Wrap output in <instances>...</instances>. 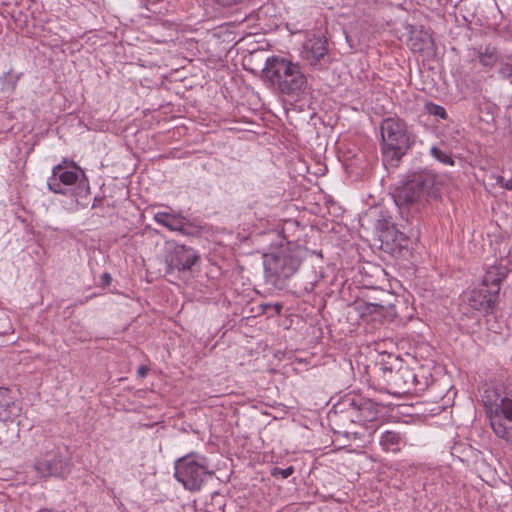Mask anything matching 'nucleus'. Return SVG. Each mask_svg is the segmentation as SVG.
Returning <instances> with one entry per match:
<instances>
[{"instance_id": "obj_1", "label": "nucleus", "mask_w": 512, "mask_h": 512, "mask_svg": "<svg viewBox=\"0 0 512 512\" xmlns=\"http://www.w3.org/2000/svg\"><path fill=\"white\" fill-rule=\"evenodd\" d=\"M445 175L421 170L407 175L403 184L394 194V202L403 221L413 224L419 221L421 209L427 197L437 199L445 185Z\"/></svg>"}, {"instance_id": "obj_2", "label": "nucleus", "mask_w": 512, "mask_h": 512, "mask_svg": "<svg viewBox=\"0 0 512 512\" xmlns=\"http://www.w3.org/2000/svg\"><path fill=\"white\" fill-rule=\"evenodd\" d=\"M481 401L494 434L512 444V381L486 386Z\"/></svg>"}, {"instance_id": "obj_3", "label": "nucleus", "mask_w": 512, "mask_h": 512, "mask_svg": "<svg viewBox=\"0 0 512 512\" xmlns=\"http://www.w3.org/2000/svg\"><path fill=\"white\" fill-rule=\"evenodd\" d=\"M262 78L274 90L293 99L300 98L308 89V80L300 65L279 56L266 59Z\"/></svg>"}, {"instance_id": "obj_4", "label": "nucleus", "mask_w": 512, "mask_h": 512, "mask_svg": "<svg viewBox=\"0 0 512 512\" xmlns=\"http://www.w3.org/2000/svg\"><path fill=\"white\" fill-rule=\"evenodd\" d=\"M47 186L54 193L70 194L75 202L82 207L88 204L89 182L81 168L75 164L67 165V162L63 161L54 166Z\"/></svg>"}, {"instance_id": "obj_5", "label": "nucleus", "mask_w": 512, "mask_h": 512, "mask_svg": "<svg viewBox=\"0 0 512 512\" xmlns=\"http://www.w3.org/2000/svg\"><path fill=\"white\" fill-rule=\"evenodd\" d=\"M302 250L299 246L288 243L275 251L264 255L266 281L274 287L283 289L286 282L299 269Z\"/></svg>"}, {"instance_id": "obj_6", "label": "nucleus", "mask_w": 512, "mask_h": 512, "mask_svg": "<svg viewBox=\"0 0 512 512\" xmlns=\"http://www.w3.org/2000/svg\"><path fill=\"white\" fill-rule=\"evenodd\" d=\"M33 467L41 478H65L71 472L72 463L65 446L46 439Z\"/></svg>"}, {"instance_id": "obj_7", "label": "nucleus", "mask_w": 512, "mask_h": 512, "mask_svg": "<svg viewBox=\"0 0 512 512\" xmlns=\"http://www.w3.org/2000/svg\"><path fill=\"white\" fill-rule=\"evenodd\" d=\"M210 475L205 456L192 452L175 461L174 476L187 490H200Z\"/></svg>"}, {"instance_id": "obj_8", "label": "nucleus", "mask_w": 512, "mask_h": 512, "mask_svg": "<svg viewBox=\"0 0 512 512\" xmlns=\"http://www.w3.org/2000/svg\"><path fill=\"white\" fill-rule=\"evenodd\" d=\"M383 153L391 160H399L408 148V136L402 121L395 118L384 119L380 126Z\"/></svg>"}, {"instance_id": "obj_9", "label": "nucleus", "mask_w": 512, "mask_h": 512, "mask_svg": "<svg viewBox=\"0 0 512 512\" xmlns=\"http://www.w3.org/2000/svg\"><path fill=\"white\" fill-rule=\"evenodd\" d=\"M382 379L393 390L394 394L418 392L424 389V384L418 380L417 374L409 366H400L397 370L392 367H380Z\"/></svg>"}, {"instance_id": "obj_10", "label": "nucleus", "mask_w": 512, "mask_h": 512, "mask_svg": "<svg viewBox=\"0 0 512 512\" xmlns=\"http://www.w3.org/2000/svg\"><path fill=\"white\" fill-rule=\"evenodd\" d=\"M199 260V254L191 247L175 245L166 256L169 270L186 271Z\"/></svg>"}, {"instance_id": "obj_11", "label": "nucleus", "mask_w": 512, "mask_h": 512, "mask_svg": "<svg viewBox=\"0 0 512 512\" xmlns=\"http://www.w3.org/2000/svg\"><path fill=\"white\" fill-rule=\"evenodd\" d=\"M348 405L356 413L352 419L354 422H371L377 418L379 413L378 405L370 399L353 397L348 399Z\"/></svg>"}, {"instance_id": "obj_12", "label": "nucleus", "mask_w": 512, "mask_h": 512, "mask_svg": "<svg viewBox=\"0 0 512 512\" xmlns=\"http://www.w3.org/2000/svg\"><path fill=\"white\" fill-rule=\"evenodd\" d=\"M19 415H11L0 418V446L8 448L12 446L19 438Z\"/></svg>"}, {"instance_id": "obj_13", "label": "nucleus", "mask_w": 512, "mask_h": 512, "mask_svg": "<svg viewBox=\"0 0 512 512\" xmlns=\"http://www.w3.org/2000/svg\"><path fill=\"white\" fill-rule=\"evenodd\" d=\"M327 51V41L324 37L309 38L303 45V58L311 65H316Z\"/></svg>"}, {"instance_id": "obj_14", "label": "nucleus", "mask_w": 512, "mask_h": 512, "mask_svg": "<svg viewBox=\"0 0 512 512\" xmlns=\"http://www.w3.org/2000/svg\"><path fill=\"white\" fill-rule=\"evenodd\" d=\"M498 295L483 287L472 291L469 298L470 306L478 311L488 313L492 311Z\"/></svg>"}, {"instance_id": "obj_15", "label": "nucleus", "mask_w": 512, "mask_h": 512, "mask_svg": "<svg viewBox=\"0 0 512 512\" xmlns=\"http://www.w3.org/2000/svg\"><path fill=\"white\" fill-rule=\"evenodd\" d=\"M432 37L429 31L421 28H414L410 32L408 45L415 53H422L432 47Z\"/></svg>"}, {"instance_id": "obj_16", "label": "nucleus", "mask_w": 512, "mask_h": 512, "mask_svg": "<svg viewBox=\"0 0 512 512\" xmlns=\"http://www.w3.org/2000/svg\"><path fill=\"white\" fill-rule=\"evenodd\" d=\"M507 270L505 267L493 266L490 267L482 279V287L489 289L494 294H499L500 283L506 277Z\"/></svg>"}, {"instance_id": "obj_17", "label": "nucleus", "mask_w": 512, "mask_h": 512, "mask_svg": "<svg viewBox=\"0 0 512 512\" xmlns=\"http://www.w3.org/2000/svg\"><path fill=\"white\" fill-rule=\"evenodd\" d=\"M21 408L15 401L10 389L0 387V418L19 415Z\"/></svg>"}, {"instance_id": "obj_18", "label": "nucleus", "mask_w": 512, "mask_h": 512, "mask_svg": "<svg viewBox=\"0 0 512 512\" xmlns=\"http://www.w3.org/2000/svg\"><path fill=\"white\" fill-rule=\"evenodd\" d=\"M184 219V216L176 213L157 212L154 215L156 223L166 227L170 231H177L179 233H181Z\"/></svg>"}, {"instance_id": "obj_19", "label": "nucleus", "mask_w": 512, "mask_h": 512, "mask_svg": "<svg viewBox=\"0 0 512 512\" xmlns=\"http://www.w3.org/2000/svg\"><path fill=\"white\" fill-rule=\"evenodd\" d=\"M480 63L485 67H493L499 60V54L495 47L486 46L484 50L478 51Z\"/></svg>"}, {"instance_id": "obj_20", "label": "nucleus", "mask_w": 512, "mask_h": 512, "mask_svg": "<svg viewBox=\"0 0 512 512\" xmlns=\"http://www.w3.org/2000/svg\"><path fill=\"white\" fill-rule=\"evenodd\" d=\"M400 441V435L394 431H385L380 438V445L386 451H397Z\"/></svg>"}, {"instance_id": "obj_21", "label": "nucleus", "mask_w": 512, "mask_h": 512, "mask_svg": "<svg viewBox=\"0 0 512 512\" xmlns=\"http://www.w3.org/2000/svg\"><path fill=\"white\" fill-rule=\"evenodd\" d=\"M430 154L437 161L447 164L448 163V147L445 143L439 145H432L430 148Z\"/></svg>"}, {"instance_id": "obj_22", "label": "nucleus", "mask_w": 512, "mask_h": 512, "mask_svg": "<svg viewBox=\"0 0 512 512\" xmlns=\"http://www.w3.org/2000/svg\"><path fill=\"white\" fill-rule=\"evenodd\" d=\"M21 76H22L21 73L13 74L12 70L8 71L6 74H4L0 78L3 88L10 90V91H14L16 88L17 82L19 81Z\"/></svg>"}, {"instance_id": "obj_23", "label": "nucleus", "mask_w": 512, "mask_h": 512, "mask_svg": "<svg viewBox=\"0 0 512 512\" xmlns=\"http://www.w3.org/2000/svg\"><path fill=\"white\" fill-rule=\"evenodd\" d=\"M202 229L199 225L191 222L186 217L183 221L181 234L186 236H195L201 233Z\"/></svg>"}, {"instance_id": "obj_24", "label": "nucleus", "mask_w": 512, "mask_h": 512, "mask_svg": "<svg viewBox=\"0 0 512 512\" xmlns=\"http://www.w3.org/2000/svg\"><path fill=\"white\" fill-rule=\"evenodd\" d=\"M424 109L429 115L439 117L441 119H445L447 116L446 109L444 107L432 102H427Z\"/></svg>"}, {"instance_id": "obj_25", "label": "nucleus", "mask_w": 512, "mask_h": 512, "mask_svg": "<svg viewBox=\"0 0 512 512\" xmlns=\"http://www.w3.org/2000/svg\"><path fill=\"white\" fill-rule=\"evenodd\" d=\"M293 472H294V468L292 466L287 467L285 469L276 467V468H274L272 475L276 476L279 474L282 476V478L286 479L289 476H291L293 474Z\"/></svg>"}, {"instance_id": "obj_26", "label": "nucleus", "mask_w": 512, "mask_h": 512, "mask_svg": "<svg viewBox=\"0 0 512 512\" xmlns=\"http://www.w3.org/2000/svg\"><path fill=\"white\" fill-rule=\"evenodd\" d=\"M499 73L503 78H510L512 76V64L502 63L499 69Z\"/></svg>"}, {"instance_id": "obj_27", "label": "nucleus", "mask_w": 512, "mask_h": 512, "mask_svg": "<svg viewBox=\"0 0 512 512\" xmlns=\"http://www.w3.org/2000/svg\"><path fill=\"white\" fill-rule=\"evenodd\" d=\"M496 183H497V185H499L500 187H502L504 189L512 190V177L508 180H505V178L503 176L499 175L496 177Z\"/></svg>"}, {"instance_id": "obj_28", "label": "nucleus", "mask_w": 512, "mask_h": 512, "mask_svg": "<svg viewBox=\"0 0 512 512\" xmlns=\"http://www.w3.org/2000/svg\"><path fill=\"white\" fill-rule=\"evenodd\" d=\"M244 0H214L221 7H232L242 3Z\"/></svg>"}, {"instance_id": "obj_29", "label": "nucleus", "mask_w": 512, "mask_h": 512, "mask_svg": "<svg viewBox=\"0 0 512 512\" xmlns=\"http://www.w3.org/2000/svg\"><path fill=\"white\" fill-rule=\"evenodd\" d=\"M112 281V277L108 272L101 275V283L103 286H108Z\"/></svg>"}, {"instance_id": "obj_30", "label": "nucleus", "mask_w": 512, "mask_h": 512, "mask_svg": "<svg viewBox=\"0 0 512 512\" xmlns=\"http://www.w3.org/2000/svg\"><path fill=\"white\" fill-rule=\"evenodd\" d=\"M148 371H149L148 367L140 366L138 368L137 373H138L139 377L144 378L147 375Z\"/></svg>"}, {"instance_id": "obj_31", "label": "nucleus", "mask_w": 512, "mask_h": 512, "mask_svg": "<svg viewBox=\"0 0 512 512\" xmlns=\"http://www.w3.org/2000/svg\"><path fill=\"white\" fill-rule=\"evenodd\" d=\"M274 308H275V311L277 314H280L281 313V310H282V305L280 303H276L274 305Z\"/></svg>"}, {"instance_id": "obj_32", "label": "nucleus", "mask_w": 512, "mask_h": 512, "mask_svg": "<svg viewBox=\"0 0 512 512\" xmlns=\"http://www.w3.org/2000/svg\"><path fill=\"white\" fill-rule=\"evenodd\" d=\"M450 166L454 164L453 160L450 158L449 160Z\"/></svg>"}]
</instances>
